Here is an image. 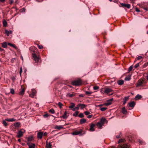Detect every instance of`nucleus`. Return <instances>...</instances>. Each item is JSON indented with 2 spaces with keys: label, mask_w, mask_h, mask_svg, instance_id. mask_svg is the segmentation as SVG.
<instances>
[{
  "label": "nucleus",
  "mask_w": 148,
  "mask_h": 148,
  "mask_svg": "<svg viewBox=\"0 0 148 148\" xmlns=\"http://www.w3.org/2000/svg\"><path fill=\"white\" fill-rule=\"evenodd\" d=\"M112 90L110 88H106L104 89V92L105 93L108 94L110 92H112Z\"/></svg>",
  "instance_id": "nucleus-8"
},
{
  "label": "nucleus",
  "mask_w": 148,
  "mask_h": 148,
  "mask_svg": "<svg viewBox=\"0 0 148 148\" xmlns=\"http://www.w3.org/2000/svg\"><path fill=\"white\" fill-rule=\"evenodd\" d=\"M137 60H140L141 59H143V58L141 56H138L137 58Z\"/></svg>",
  "instance_id": "nucleus-50"
},
{
  "label": "nucleus",
  "mask_w": 148,
  "mask_h": 148,
  "mask_svg": "<svg viewBox=\"0 0 148 148\" xmlns=\"http://www.w3.org/2000/svg\"><path fill=\"white\" fill-rule=\"evenodd\" d=\"M49 112L52 114H54L55 112V111L53 109H51L49 110Z\"/></svg>",
  "instance_id": "nucleus-38"
},
{
  "label": "nucleus",
  "mask_w": 148,
  "mask_h": 148,
  "mask_svg": "<svg viewBox=\"0 0 148 148\" xmlns=\"http://www.w3.org/2000/svg\"><path fill=\"white\" fill-rule=\"evenodd\" d=\"M78 113L79 112L78 111H76L73 114V115L75 116H77L78 114Z\"/></svg>",
  "instance_id": "nucleus-36"
},
{
  "label": "nucleus",
  "mask_w": 148,
  "mask_h": 148,
  "mask_svg": "<svg viewBox=\"0 0 148 148\" xmlns=\"http://www.w3.org/2000/svg\"><path fill=\"white\" fill-rule=\"evenodd\" d=\"M113 100V98H111V99H110L109 100H108L110 101V102H112Z\"/></svg>",
  "instance_id": "nucleus-59"
},
{
  "label": "nucleus",
  "mask_w": 148,
  "mask_h": 148,
  "mask_svg": "<svg viewBox=\"0 0 148 148\" xmlns=\"http://www.w3.org/2000/svg\"><path fill=\"white\" fill-rule=\"evenodd\" d=\"M82 84V81L79 79L75 80L72 82V84L75 86H80Z\"/></svg>",
  "instance_id": "nucleus-1"
},
{
  "label": "nucleus",
  "mask_w": 148,
  "mask_h": 148,
  "mask_svg": "<svg viewBox=\"0 0 148 148\" xmlns=\"http://www.w3.org/2000/svg\"><path fill=\"white\" fill-rule=\"evenodd\" d=\"M5 0H0V1L2 3H4Z\"/></svg>",
  "instance_id": "nucleus-60"
},
{
  "label": "nucleus",
  "mask_w": 148,
  "mask_h": 148,
  "mask_svg": "<svg viewBox=\"0 0 148 148\" xmlns=\"http://www.w3.org/2000/svg\"><path fill=\"white\" fill-rule=\"evenodd\" d=\"M71 105L69 106V108H73L75 106L74 103H71Z\"/></svg>",
  "instance_id": "nucleus-28"
},
{
  "label": "nucleus",
  "mask_w": 148,
  "mask_h": 148,
  "mask_svg": "<svg viewBox=\"0 0 148 148\" xmlns=\"http://www.w3.org/2000/svg\"><path fill=\"white\" fill-rule=\"evenodd\" d=\"M142 83H143V82L141 81L140 80H139L138 81V84H137V86H141Z\"/></svg>",
  "instance_id": "nucleus-29"
},
{
  "label": "nucleus",
  "mask_w": 148,
  "mask_h": 148,
  "mask_svg": "<svg viewBox=\"0 0 148 148\" xmlns=\"http://www.w3.org/2000/svg\"><path fill=\"white\" fill-rule=\"evenodd\" d=\"M46 148H51V143H48L47 141H46Z\"/></svg>",
  "instance_id": "nucleus-15"
},
{
  "label": "nucleus",
  "mask_w": 148,
  "mask_h": 148,
  "mask_svg": "<svg viewBox=\"0 0 148 148\" xmlns=\"http://www.w3.org/2000/svg\"><path fill=\"white\" fill-rule=\"evenodd\" d=\"M80 123L81 124L85 123L86 122V120L84 119H82L80 120Z\"/></svg>",
  "instance_id": "nucleus-20"
},
{
  "label": "nucleus",
  "mask_w": 148,
  "mask_h": 148,
  "mask_svg": "<svg viewBox=\"0 0 148 148\" xmlns=\"http://www.w3.org/2000/svg\"><path fill=\"white\" fill-rule=\"evenodd\" d=\"M9 2L10 4H12L13 3L14 1L13 0H9Z\"/></svg>",
  "instance_id": "nucleus-53"
},
{
  "label": "nucleus",
  "mask_w": 148,
  "mask_h": 148,
  "mask_svg": "<svg viewBox=\"0 0 148 148\" xmlns=\"http://www.w3.org/2000/svg\"><path fill=\"white\" fill-rule=\"evenodd\" d=\"M112 103V102L109 101L108 100L107 101V102L103 104V105L106 106H108L110 105Z\"/></svg>",
  "instance_id": "nucleus-22"
},
{
  "label": "nucleus",
  "mask_w": 148,
  "mask_h": 148,
  "mask_svg": "<svg viewBox=\"0 0 148 148\" xmlns=\"http://www.w3.org/2000/svg\"><path fill=\"white\" fill-rule=\"evenodd\" d=\"M22 67H21L20 68V75H21V73H22Z\"/></svg>",
  "instance_id": "nucleus-54"
},
{
  "label": "nucleus",
  "mask_w": 148,
  "mask_h": 148,
  "mask_svg": "<svg viewBox=\"0 0 148 148\" xmlns=\"http://www.w3.org/2000/svg\"><path fill=\"white\" fill-rule=\"evenodd\" d=\"M20 123L19 122H16L14 123V126L16 127H18L20 126Z\"/></svg>",
  "instance_id": "nucleus-26"
},
{
  "label": "nucleus",
  "mask_w": 148,
  "mask_h": 148,
  "mask_svg": "<svg viewBox=\"0 0 148 148\" xmlns=\"http://www.w3.org/2000/svg\"><path fill=\"white\" fill-rule=\"evenodd\" d=\"M16 120L15 119H14V118H11L10 119V122H12L13 121H14Z\"/></svg>",
  "instance_id": "nucleus-56"
},
{
  "label": "nucleus",
  "mask_w": 148,
  "mask_h": 148,
  "mask_svg": "<svg viewBox=\"0 0 148 148\" xmlns=\"http://www.w3.org/2000/svg\"><path fill=\"white\" fill-rule=\"evenodd\" d=\"M27 145L29 146V148H35V144H32V145H31L30 143H27Z\"/></svg>",
  "instance_id": "nucleus-19"
},
{
  "label": "nucleus",
  "mask_w": 148,
  "mask_h": 148,
  "mask_svg": "<svg viewBox=\"0 0 148 148\" xmlns=\"http://www.w3.org/2000/svg\"><path fill=\"white\" fill-rule=\"evenodd\" d=\"M106 121L107 122V121H106V119L105 118H102L101 119L100 122L101 123H102L103 125L104 123Z\"/></svg>",
  "instance_id": "nucleus-16"
},
{
  "label": "nucleus",
  "mask_w": 148,
  "mask_h": 148,
  "mask_svg": "<svg viewBox=\"0 0 148 148\" xmlns=\"http://www.w3.org/2000/svg\"><path fill=\"white\" fill-rule=\"evenodd\" d=\"M55 129L58 130H60L63 128V126L62 125H56L55 127Z\"/></svg>",
  "instance_id": "nucleus-21"
},
{
  "label": "nucleus",
  "mask_w": 148,
  "mask_h": 148,
  "mask_svg": "<svg viewBox=\"0 0 148 148\" xmlns=\"http://www.w3.org/2000/svg\"><path fill=\"white\" fill-rule=\"evenodd\" d=\"M136 11L138 12H140V10H139V9L137 8H136Z\"/></svg>",
  "instance_id": "nucleus-58"
},
{
  "label": "nucleus",
  "mask_w": 148,
  "mask_h": 148,
  "mask_svg": "<svg viewBox=\"0 0 148 148\" xmlns=\"http://www.w3.org/2000/svg\"><path fill=\"white\" fill-rule=\"evenodd\" d=\"M85 93H86V95H89L92 93L91 92H89V91H86Z\"/></svg>",
  "instance_id": "nucleus-41"
},
{
  "label": "nucleus",
  "mask_w": 148,
  "mask_h": 148,
  "mask_svg": "<svg viewBox=\"0 0 148 148\" xmlns=\"http://www.w3.org/2000/svg\"><path fill=\"white\" fill-rule=\"evenodd\" d=\"M58 105L60 108H61L62 107V106L63 105L60 102H59L58 103Z\"/></svg>",
  "instance_id": "nucleus-39"
},
{
  "label": "nucleus",
  "mask_w": 148,
  "mask_h": 148,
  "mask_svg": "<svg viewBox=\"0 0 148 148\" xmlns=\"http://www.w3.org/2000/svg\"><path fill=\"white\" fill-rule=\"evenodd\" d=\"M10 93L12 94H14V90L13 88L10 89Z\"/></svg>",
  "instance_id": "nucleus-43"
},
{
  "label": "nucleus",
  "mask_w": 148,
  "mask_h": 148,
  "mask_svg": "<svg viewBox=\"0 0 148 148\" xmlns=\"http://www.w3.org/2000/svg\"><path fill=\"white\" fill-rule=\"evenodd\" d=\"M92 116V114L90 115H88L87 116V118L89 119L91 118Z\"/></svg>",
  "instance_id": "nucleus-55"
},
{
  "label": "nucleus",
  "mask_w": 148,
  "mask_h": 148,
  "mask_svg": "<svg viewBox=\"0 0 148 148\" xmlns=\"http://www.w3.org/2000/svg\"><path fill=\"white\" fill-rule=\"evenodd\" d=\"M144 9L146 11L148 10V9H147V8H144Z\"/></svg>",
  "instance_id": "nucleus-63"
},
{
  "label": "nucleus",
  "mask_w": 148,
  "mask_h": 148,
  "mask_svg": "<svg viewBox=\"0 0 148 148\" xmlns=\"http://www.w3.org/2000/svg\"><path fill=\"white\" fill-rule=\"evenodd\" d=\"M8 45H9L10 46H11L13 47H14L15 48H16V47L14 45H13L11 43H8Z\"/></svg>",
  "instance_id": "nucleus-46"
},
{
  "label": "nucleus",
  "mask_w": 148,
  "mask_h": 148,
  "mask_svg": "<svg viewBox=\"0 0 148 148\" xmlns=\"http://www.w3.org/2000/svg\"><path fill=\"white\" fill-rule=\"evenodd\" d=\"M43 136V132H38L37 133V138L39 139H41Z\"/></svg>",
  "instance_id": "nucleus-5"
},
{
  "label": "nucleus",
  "mask_w": 148,
  "mask_h": 148,
  "mask_svg": "<svg viewBox=\"0 0 148 148\" xmlns=\"http://www.w3.org/2000/svg\"><path fill=\"white\" fill-rule=\"evenodd\" d=\"M142 97V96L139 94L137 95L135 97V98L137 100L139 99Z\"/></svg>",
  "instance_id": "nucleus-24"
},
{
  "label": "nucleus",
  "mask_w": 148,
  "mask_h": 148,
  "mask_svg": "<svg viewBox=\"0 0 148 148\" xmlns=\"http://www.w3.org/2000/svg\"><path fill=\"white\" fill-rule=\"evenodd\" d=\"M130 78L128 77H126L125 78V80L126 81H130Z\"/></svg>",
  "instance_id": "nucleus-51"
},
{
  "label": "nucleus",
  "mask_w": 148,
  "mask_h": 148,
  "mask_svg": "<svg viewBox=\"0 0 148 148\" xmlns=\"http://www.w3.org/2000/svg\"><path fill=\"white\" fill-rule=\"evenodd\" d=\"M77 106H79V107H80V109L82 110L83 109L87 106L86 105L84 104H78Z\"/></svg>",
  "instance_id": "nucleus-10"
},
{
  "label": "nucleus",
  "mask_w": 148,
  "mask_h": 148,
  "mask_svg": "<svg viewBox=\"0 0 148 148\" xmlns=\"http://www.w3.org/2000/svg\"><path fill=\"white\" fill-rule=\"evenodd\" d=\"M122 113L124 114H126L127 113V111L125 107H123L122 108Z\"/></svg>",
  "instance_id": "nucleus-23"
},
{
  "label": "nucleus",
  "mask_w": 148,
  "mask_h": 148,
  "mask_svg": "<svg viewBox=\"0 0 148 148\" xmlns=\"http://www.w3.org/2000/svg\"><path fill=\"white\" fill-rule=\"evenodd\" d=\"M99 88V87L97 86H95L93 87V89L94 90H97Z\"/></svg>",
  "instance_id": "nucleus-45"
},
{
  "label": "nucleus",
  "mask_w": 148,
  "mask_h": 148,
  "mask_svg": "<svg viewBox=\"0 0 148 148\" xmlns=\"http://www.w3.org/2000/svg\"><path fill=\"white\" fill-rule=\"evenodd\" d=\"M79 109V107L77 106L73 108L72 109V110L73 111H75L76 110H78Z\"/></svg>",
  "instance_id": "nucleus-33"
},
{
  "label": "nucleus",
  "mask_w": 148,
  "mask_h": 148,
  "mask_svg": "<svg viewBox=\"0 0 148 148\" xmlns=\"http://www.w3.org/2000/svg\"><path fill=\"white\" fill-rule=\"evenodd\" d=\"M82 131L81 130L80 131H75L74 132L72 133L73 135H77L79 134H81L82 133Z\"/></svg>",
  "instance_id": "nucleus-7"
},
{
  "label": "nucleus",
  "mask_w": 148,
  "mask_h": 148,
  "mask_svg": "<svg viewBox=\"0 0 148 148\" xmlns=\"http://www.w3.org/2000/svg\"><path fill=\"white\" fill-rule=\"evenodd\" d=\"M2 123L4 126L5 127L6 126L8 125L7 123L4 120L3 121Z\"/></svg>",
  "instance_id": "nucleus-34"
},
{
  "label": "nucleus",
  "mask_w": 148,
  "mask_h": 148,
  "mask_svg": "<svg viewBox=\"0 0 148 148\" xmlns=\"http://www.w3.org/2000/svg\"><path fill=\"white\" fill-rule=\"evenodd\" d=\"M37 45L38 46V48L40 49H42V48H43V46L41 45H40L38 44H37Z\"/></svg>",
  "instance_id": "nucleus-48"
},
{
  "label": "nucleus",
  "mask_w": 148,
  "mask_h": 148,
  "mask_svg": "<svg viewBox=\"0 0 148 148\" xmlns=\"http://www.w3.org/2000/svg\"><path fill=\"white\" fill-rule=\"evenodd\" d=\"M2 46L3 48H6L7 47V45L6 42H4L2 44Z\"/></svg>",
  "instance_id": "nucleus-31"
},
{
  "label": "nucleus",
  "mask_w": 148,
  "mask_h": 148,
  "mask_svg": "<svg viewBox=\"0 0 148 148\" xmlns=\"http://www.w3.org/2000/svg\"><path fill=\"white\" fill-rule=\"evenodd\" d=\"M95 126V124H94L92 123L91 125H90V131H94L95 130L94 129V127Z\"/></svg>",
  "instance_id": "nucleus-12"
},
{
  "label": "nucleus",
  "mask_w": 148,
  "mask_h": 148,
  "mask_svg": "<svg viewBox=\"0 0 148 148\" xmlns=\"http://www.w3.org/2000/svg\"><path fill=\"white\" fill-rule=\"evenodd\" d=\"M25 10L24 8H23V12H25Z\"/></svg>",
  "instance_id": "nucleus-64"
},
{
  "label": "nucleus",
  "mask_w": 148,
  "mask_h": 148,
  "mask_svg": "<svg viewBox=\"0 0 148 148\" xmlns=\"http://www.w3.org/2000/svg\"><path fill=\"white\" fill-rule=\"evenodd\" d=\"M129 97H124V99H123V105H124L126 103V101H127Z\"/></svg>",
  "instance_id": "nucleus-17"
},
{
  "label": "nucleus",
  "mask_w": 148,
  "mask_h": 148,
  "mask_svg": "<svg viewBox=\"0 0 148 148\" xmlns=\"http://www.w3.org/2000/svg\"><path fill=\"white\" fill-rule=\"evenodd\" d=\"M3 27H5L7 26V22L5 20H3Z\"/></svg>",
  "instance_id": "nucleus-30"
},
{
  "label": "nucleus",
  "mask_w": 148,
  "mask_h": 148,
  "mask_svg": "<svg viewBox=\"0 0 148 148\" xmlns=\"http://www.w3.org/2000/svg\"><path fill=\"white\" fill-rule=\"evenodd\" d=\"M32 93L29 94V96L31 97H34V96L36 95V91L34 89H32Z\"/></svg>",
  "instance_id": "nucleus-6"
},
{
  "label": "nucleus",
  "mask_w": 148,
  "mask_h": 148,
  "mask_svg": "<svg viewBox=\"0 0 148 148\" xmlns=\"http://www.w3.org/2000/svg\"><path fill=\"white\" fill-rule=\"evenodd\" d=\"M67 96L69 97H71L74 96V95L73 94H70V93H68L67 94Z\"/></svg>",
  "instance_id": "nucleus-37"
},
{
  "label": "nucleus",
  "mask_w": 148,
  "mask_h": 148,
  "mask_svg": "<svg viewBox=\"0 0 148 148\" xmlns=\"http://www.w3.org/2000/svg\"><path fill=\"white\" fill-rule=\"evenodd\" d=\"M117 83L119 85H122L124 83V81L122 80H120L117 82Z\"/></svg>",
  "instance_id": "nucleus-25"
},
{
  "label": "nucleus",
  "mask_w": 148,
  "mask_h": 148,
  "mask_svg": "<svg viewBox=\"0 0 148 148\" xmlns=\"http://www.w3.org/2000/svg\"><path fill=\"white\" fill-rule=\"evenodd\" d=\"M25 91V89L23 88H21V90L19 92V94L20 95H24V92Z\"/></svg>",
  "instance_id": "nucleus-13"
},
{
  "label": "nucleus",
  "mask_w": 148,
  "mask_h": 148,
  "mask_svg": "<svg viewBox=\"0 0 148 148\" xmlns=\"http://www.w3.org/2000/svg\"><path fill=\"white\" fill-rule=\"evenodd\" d=\"M128 145H124L123 146L121 147V148H128Z\"/></svg>",
  "instance_id": "nucleus-49"
},
{
  "label": "nucleus",
  "mask_w": 148,
  "mask_h": 148,
  "mask_svg": "<svg viewBox=\"0 0 148 148\" xmlns=\"http://www.w3.org/2000/svg\"><path fill=\"white\" fill-rule=\"evenodd\" d=\"M84 113L86 115H88L90 114V113L88 111H85L84 112Z\"/></svg>",
  "instance_id": "nucleus-44"
},
{
  "label": "nucleus",
  "mask_w": 148,
  "mask_h": 148,
  "mask_svg": "<svg viewBox=\"0 0 148 148\" xmlns=\"http://www.w3.org/2000/svg\"><path fill=\"white\" fill-rule=\"evenodd\" d=\"M25 132V130L23 129H21L18 131L16 136L18 138H20L23 135L24 133Z\"/></svg>",
  "instance_id": "nucleus-3"
},
{
  "label": "nucleus",
  "mask_w": 148,
  "mask_h": 148,
  "mask_svg": "<svg viewBox=\"0 0 148 148\" xmlns=\"http://www.w3.org/2000/svg\"><path fill=\"white\" fill-rule=\"evenodd\" d=\"M32 55L35 62H38L39 61V58L37 56L36 54L35 53H33Z\"/></svg>",
  "instance_id": "nucleus-4"
},
{
  "label": "nucleus",
  "mask_w": 148,
  "mask_h": 148,
  "mask_svg": "<svg viewBox=\"0 0 148 148\" xmlns=\"http://www.w3.org/2000/svg\"><path fill=\"white\" fill-rule=\"evenodd\" d=\"M67 112L66 111H65L64 114L62 115V116H60V118L63 117L64 119H66L67 118Z\"/></svg>",
  "instance_id": "nucleus-14"
},
{
  "label": "nucleus",
  "mask_w": 148,
  "mask_h": 148,
  "mask_svg": "<svg viewBox=\"0 0 148 148\" xmlns=\"http://www.w3.org/2000/svg\"><path fill=\"white\" fill-rule=\"evenodd\" d=\"M136 103L134 101L129 103L127 106V107L129 110H130L133 108L135 105Z\"/></svg>",
  "instance_id": "nucleus-2"
},
{
  "label": "nucleus",
  "mask_w": 148,
  "mask_h": 148,
  "mask_svg": "<svg viewBox=\"0 0 148 148\" xmlns=\"http://www.w3.org/2000/svg\"><path fill=\"white\" fill-rule=\"evenodd\" d=\"M12 31L11 30L8 31L7 29H5V33L8 36H9L10 34H12Z\"/></svg>",
  "instance_id": "nucleus-9"
},
{
  "label": "nucleus",
  "mask_w": 148,
  "mask_h": 148,
  "mask_svg": "<svg viewBox=\"0 0 148 148\" xmlns=\"http://www.w3.org/2000/svg\"><path fill=\"white\" fill-rule=\"evenodd\" d=\"M100 109L101 111H105L107 109V108H106V107H103V108L100 107Z\"/></svg>",
  "instance_id": "nucleus-35"
},
{
  "label": "nucleus",
  "mask_w": 148,
  "mask_h": 148,
  "mask_svg": "<svg viewBox=\"0 0 148 148\" xmlns=\"http://www.w3.org/2000/svg\"><path fill=\"white\" fill-rule=\"evenodd\" d=\"M78 116L80 118H83L84 117V115L83 113H80L78 115Z\"/></svg>",
  "instance_id": "nucleus-32"
},
{
  "label": "nucleus",
  "mask_w": 148,
  "mask_h": 148,
  "mask_svg": "<svg viewBox=\"0 0 148 148\" xmlns=\"http://www.w3.org/2000/svg\"><path fill=\"white\" fill-rule=\"evenodd\" d=\"M121 4L122 6L126 7L128 8H130V4L122 3Z\"/></svg>",
  "instance_id": "nucleus-11"
},
{
  "label": "nucleus",
  "mask_w": 148,
  "mask_h": 148,
  "mask_svg": "<svg viewBox=\"0 0 148 148\" xmlns=\"http://www.w3.org/2000/svg\"><path fill=\"white\" fill-rule=\"evenodd\" d=\"M3 49L0 47V51H3Z\"/></svg>",
  "instance_id": "nucleus-61"
},
{
  "label": "nucleus",
  "mask_w": 148,
  "mask_h": 148,
  "mask_svg": "<svg viewBox=\"0 0 148 148\" xmlns=\"http://www.w3.org/2000/svg\"><path fill=\"white\" fill-rule=\"evenodd\" d=\"M133 69L132 66H130L128 69V72H130Z\"/></svg>",
  "instance_id": "nucleus-40"
},
{
  "label": "nucleus",
  "mask_w": 148,
  "mask_h": 148,
  "mask_svg": "<svg viewBox=\"0 0 148 148\" xmlns=\"http://www.w3.org/2000/svg\"><path fill=\"white\" fill-rule=\"evenodd\" d=\"M49 116L48 114H46L44 115L43 116L45 118L47 117L48 116Z\"/></svg>",
  "instance_id": "nucleus-52"
},
{
  "label": "nucleus",
  "mask_w": 148,
  "mask_h": 148,
  "mask_svg": "<svg viewBox=\"0 0 148 148\" xmlns=\"http://www.w3.org/2000/svg\"><path fill=\"white\" fill-rule=\"evenodd\" d=\"M103 125L100 121L98 122L97 124V126L99 128H101Z\"/></svg>",
  "instance_id": "nucleus-18"
},
{
  "label": "nucleus",
  "mask_w": 148,
  "mask_h": 148,
  "mask_svg": "<svg viewBox=\"0 0 148 148\" xmlns=\"http://www.w3.org/2000/svg\"><path fill=\"white\" fill-rule=\"evenodd\" d=\"M47 134V132H45L44 133H43V135L44 136H46Z\"/></svg>",
  "instance_id": "nucleus-57"
},
{
  "label": "nucleus",
  "mask_w": 148,
  "mask_h": 148,
  "mask_svg": "<svg viewBox=\"0 0 148 148\" xmlns=\"http://www.w3.org/2000/svg\"><path fill=\"white\" fill-rule=\"evenodd\" d=\"M33 139V137L32 136H31L27 138V140L28 141H31Z\"/></svg>",
  "instance_id": "nucleus-27"
},
{
  "label": "nucleus",
  "mask_w": 148,
  "mask_h": 148,
  "mask_svg": "<svg viewBox=\"0 0 148 148\" xmlns=\"http://www.w3.org/2000/svg\"><path fill=\"white\" fill-rule=\"evenodd\" d=\"M6 120H7V121L10 122V119H6Z\"/></svg>",
  "instance_id": "nucleus-62"
},
{
  "label": "nucleus",
  "mask_w": 148,
  "mask_h": 148,
  "mask_svg": "<svg viewBox=\"0 0 148 148\" xmlns=\"http://www.w3.org/2000/svg\"><path fill=\"white\" fill-rule=\"evenodd\" d=\"M139 63H137L134 65V67L135 69L137 68L139 66Z\"/></svg>",
  "instance_id": "nucleus-47"
},
{
  "label": "nucleus",
  "mask_w": 148,
  "mask_h": 148,
  "mask_svg": "<svg viewBox=\"0 0 148 148\" xmlns=\"http://www.w3.org/2000/svg\"><path fill=\"white\" fill-rule=\"evenodd\" d=\"M124 139H123L121 138L119 140L118 142V143H119L121 142H123L124 141Z\"/></svg>",
  "instance_id": "nucleus-42"
}]
</instances>
